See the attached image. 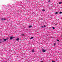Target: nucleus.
Wrapping results in <instances>:
<instances>
[{"mask_svg": "<svg viewBox=\"0 0 62 62\" xmlns=\"http://www.w3.org/2000/svg\"><path fill=\"white\" fill-rule=\"evenodd\" d=\"M8 38H7L6 39H4V41H6V40H8Z\"/></svg>", "mask_w": 62, "mask_h": 62, "instance_id": "f257e3e1", "label": "nucleus"}, {"mask_svg": "<svg viewBox=\"0 0 62 62\" xmlns=\"http://www.w3.org/2000/svg\"><path fill=\"white\" fill-rule=\"evenodd\" d=\"M42 51L43 52H46V50H45L44 49L42 50Z\"/></svg>", "mask_w": 62, "mask_h": 62, "instance_id": "f03ea898", "label": "nucleus"}, {"mask_svg": "<svg viewBox=\"0 0 62 62\" xmlns=\"http://www.w3.org/2000/svg\"><path fill=\"white\" fill-rule=\"evenodd\" d=\"M6 20V18H1V20Z\"/></svg>", "mask_w": 62, "mask_h": 62, "instance_id": "7ed1b4c3", "label": "nucleus"}, {"mask_svg": "<svg viewBox=\"0 0 62 62\" xmlns=\"http://www.w3.org/2000/svg\"><path fill=\"white\" fill-rule=\"evenodd\" d=\"M13 39V37H12V36H11V37H10V39L11 40L12 39Z\"/></svg>", "mask_w": 62, "mask_h": 62, "instance_id": "20e7f679", "label": "nucleus"}, {"mask_svg": "<svg viewBox=\"0 0 62 62\" xmlns=\"http://www.w3.org/2000/svg\"><path fill=\"white\" fill-rule=\"evenodd\" d=\"M32 53H34L35 52V50H34V49H33L32 50Z\"/></svg>", "mask_w": 62, "mask_h": 62, "instance_id": "39448f33", "label": "nucleus"}, {"mask_svg": "<svg viewBox=\"0 0 62 62\" xmlns=\"http://www.w3.org/2000/svg\"><path fill=\"white\" fill-rule=\"evenodd\" d=\"M32 27V26L30 25L29 26V28H31Z\"/></svg>", "mask_w": 62, "mask_h": 62, "instance_id": "423d86ee", "label": "nucleus"}, {"mask_svg": "<svg viewBox=\"0 0 62 62\" xmlns=\"http://www.w3.org/2000/svg\"><path fill=\"white\" fill-rule=\"evenodd\" d=\"M19 39V38H17L16 39V40L18 41Z\"/></svg>", "mask_w": 62, "mask_h": 62, "instance_id": "0eeeda50", "label": "nucleus"}, {"mask_svg": "<svg viewBox=\"0 0 62 62\" xmlns=\"http://www.w3.org/2000/svg\"><path fill=\"white\" fill-rule=\"evenodd\" d=\"M21 35L22 36H24V34H22Z\"/></svg>", "mask_w": 62, "mask_h": 62, "instance_id": "6e6552de", "label": "nucleus"}, {"mask_svg": "<svg viewBox=\"0 0 62 62\" xmlns=\"http://www.w3.org/2000/svg\"><path fill=\"white\" fill-rule=\"evenodd\" d=\"M34 39V37H31V38H30V39Z\"/></svg>", "mask_w": 62, "mask_h": 62, "instance_id": "1a4fd4ad", "label": "nucleus"}, {"mask_svg": "<svg viewBox=\"0 0 62 62\" xmlns=\"http://www.w3.org/2000/svg\"><path fill=\"white\" fill-rule=\"evenodd\" d=\"M42 11H45V10L44 9H43L42 10Z\"/></svg>", "mask_w": 62, "mask_h": 62, "instance_id": "9d476101", "label": "nucleus"}, {"mask_svg": "<svg viewBox=\"0 0 62 62\" xmlns=\"http://www.w3.org/2000/svg\"><path fill=\"white\" fill-rule=\"evenodd\" d=\"M59 4H62V2H59Z\"/></svg>", "mask_w": 62, "mask_h": 62, "instance_id": "9b49d317", "label": "nucleus"}, {"mask_svg": "<svg viewBox=\"0 0 62 62\" xmlns=\"http://www.w3.org/2000/svg\"><path fill=\"white\" fill-rule=\"evenodd\" d=\"M55 14H58V13L57 12H55Z\"/></svg>", "mask_w": 62, "mask_h": 62, "instance_id": "f8f14e48", "label": "nucleus"}, {"mask_svg": "<svg viewBox=\"0 0 62 62\" xmlns=\"http://www.w3.org/2000/svg\"><path fill=\"white\" fill-rule=\"evenodd\" d=\"M60 14H61L62 13V12H59Z\"/></svg>", "mask_w": 62, "mask_h": 62, "instance_id": "ddd939ff", "label": "nucleus"}, {"mask_svg": "<svg viewBox=\"0 0 62 62\" xmlns=\"http://www.w3.org/2000/svg\"><path fill=\"white\" fill-rule=\"evenodd\" d=\"M41 28H43L44 27V26H41Z\"/></svg>", "mask_w": 62, "mask_h": 62, "instance_id": "4468645a", "label": "nucleus"}, {"mask_svg": "<svg viewBox=\"0 0 62 62\" xmlns=\"http://www.w3.org/2000/svg\"><path fill=\"white\" fill-rule=\"evenodd\" d=\"M53 29H54V27H53Z\"/></svg>", "mask_w": 62, "mask_h": 62, "instance_id": "2eb2a0df", "label": "nucleus"}, {"mask_svg": "<svg viewBox=\"0 0 62 62\" xmlns=\"http://www.w3.org/2000/svg\"><path fill=\"white\" fill-rule=\"evenodd\" d=\"M50 1H51V0H49L48 1V2H49V3H50Z\"/></svg>", "mask_w": 62, "mask_h": 62, "instance_id": "dca6fc26", "label": "nucleus"}, {"mask_svg": "<svg viewBox=\"0 0 62 62\" xmlns=\"http://www.w3.org/2000/svg\"><path fill=\"white\" fill-rule=\"evenodd\" d=\"M54 46H55V45H56V43H54Z\"/></svg>", "mask_w": 62, "mask_h": 62, "instance_id": "f3484780", "label": "nucleus"}, {"mask_svg": "<svg viewBox=\"0 0 62 62\" xmlns=\"http://www.w3.org/2000/svg\"><path fill=\"white\" fill-rule=\"evenodd\" d=\"M57 41H59V40L57 39Z\"/></svg>", "mask_w": 62, "mask_h": 62, "instance_id": "a211bd4d", "label": "nucleus"}, {"mask_svg": "<svg viewBox=\"0 0 62 62\" xmlns=\"http://www.w3.org/2000/svg\"><path fill=\"white\" fill-rule=\"evenodd\" d=\"M52 62H55V61H52Z\"/></svg>", "mask_w": 62, "mask_h": 62, "instance_id": "6ab92c4d", "label": "nucleus"}, {"mask_svg": "<svg viewBox=\"0 0 62 62\" xmlns=\"http://www.w3.org/2000/svg\"><path fill=\"white\" fill-rule=\"evenodd\" d=\"M44 27H46V26L44 25Z\"/></svg>", "mask_w": 62, "mask_h": 62, "instance_id": "aec40b11", "label": "nucleus"}, {"mask_svg": "<svg viewBox=\"0 0 62 62\" xmlns=\"http://www.w3.org/2000/svg\"><path fill=\"white\" fill-rule=\"evenodd\" d=\"M0 40H2V39H0Z\"/></svg>", "mask_w": 62, "mask_h": 62, "instance_id": "412c9836", "label": "nucleus"}, {"mask_svg": "<svg viewBox=\"0 0 62 62\" xmlns=\"http://www.w3.org/2000/svg\"><path fill=\"white\" fill-rule=\"evenodd\" d=\"M1 43V42L0 41V43Z\"/></svg>", "mask_w": 62, "mask_h": 62, "instance_id": "4be33fe9", "label": "nucleus"}, {"mask_svg": "<svg viewBox=\"0 0 62 62\" xmlns=\"http://www.w3.org/2000/svg\"><path fill=\"white\" fill-rule=\"evenodd\" d=\"M2 42H4V41H2Z\"/></svg>", "mask_w": 62, "mask_h": 62, "instance_id": "5701e85b", "label": "nucleus"}, {"mask_svg": "<svg viewBox=\"0 0 62 62\" xmlns=\"http://www.w3.org/2000/svg\"><path fill=\"white\" fill-rule=\"evenodd\" d=\"M41 62H42V61H41Z\"/></svg>", "mask_w": 62, "mask_h": 62, "instance_id": "b1692460", "label": "nucleus"}]
</instances>
